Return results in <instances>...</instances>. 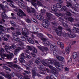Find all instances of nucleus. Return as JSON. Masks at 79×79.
Returning <instances> with one entry per match:
<instances>
[{"label": "nucleus", "mask_w": 79, "mask_h": 79, "mask_svg": "<svg viewBox=\"0 0 79 79\" xmlns=\"http://www.w3.org/2000/svg\"><path fill=\"white\" fill-rule=\"evenodd\" d=\"M12 47L11 46H9L8 47V46L6 45H5V48L6 52L8 53H10V55L8 54H3L2 53L4 52L5 51V49L3 48H1L0 49V60H3L2 59H4V58L2 56H4V57H7V58L9 60H11L12 58L13 57V54L12 53H10V50L11 51L15 49L16 48V46L15 44H13L12 46Z\"/></svg>", "instance_id": "f257e3e1"}, {"label": "nucleus", "mask_w": 79, "mask_h": 79, "mask_svg": "<svg viewBox=\"0 0 79 79\" xmlns=\"http://www.w3.org/2000/svg\"><path fill=\"white\" fill-rule=\"evenodd\" d=\"M43 64L45 66H47V67H49V68L51 69V71L49 69L46 68V69L44 68V66L42 65H40L38 66V68L40 69H41L40 71V73L42 74H45L46 73V71L47 73H52L54 74H58V72L56 71V69L55 67L52 66L51 65H48V64L42 62Z\"/></svg>", "instance_id": "f03ea898"}, {"label": "nucleus", "mask_w": 79, "mask_h": 79, "mask_svg": "<svg viewBox=\"0 0 79 79\" xmlns=\"http://www.w3.org/2000/svg\"><path fill=\"white\" fill-rule=\"evenodd\" d=\"M24 31L25 32L22 31V34L25 37H27V35H28V34H29V33L31 32L32 34H36V35L39 37V38H40L42 40H44V41L43 42V43L44 45H45V46H48V45H49L50 43H49V42L46 40H47L46 39L44 38H42L43 36H44V35H43L42 34L38 33L37 32H31L29 31L28 30H26Z\"/></svg>", "instance_id": "7ed1b4c3"}, {"label": "nucleus", "mask_w": 79, "mask_h": 79, "mask_svg": "<svg viewBox=\"0 0 79 79\" xmlns=\"http://www.w3.org/2000/svg\"><path fill=\"white\" fill-rule=\"evenodd\" d=\"M24 53H23L20 56V57H19V61L21 63H23L24 64H26L27 66L23 64L22 65L23 67L26 68V69L29 70V69L31 68V65L33 64V63L30 61L29 62V64H26V62H25V60H24V59H25L26 58V57L24 56Z\"/></svg>", "instance_id": "20e7f679"}, {"label": "nucleus", "mask_w": 79, "mask_h": 79, "mask_svg": "<svg viewBox=\"0 0 79 79\" xmlns=\"http://www.w3.org/2000/svg\"><path fill=\"white\" fill-rule=\"evenodd\" d=\"M14 35H15V37L13 38L14 40H15V41L17 42H19V45L22 46V48H24V47L25 45H24L23 43L21 42V40H22V41H25V40H26V38L23 36H22L21 37V39H20L19 38L17 39L16 38V36L15 34H14Z\"/></svg>", "instance_id": "39448f33"}, {"label": "nucleus", "mask_w": 79, "mask_h": 79, "mask_svg": "<svg viewBox=\"0 0 79 79\" xmlns=\"http://www.w3.org/2000/svg\"><path fill=\"white\" fill-rule=\"evenodd\" d=\"M8 4V3L6 2V1H4L2 4H0V7L1 8H2L3 10H4V11L2 13V16L3 18H4V19H6L7 18H8V17L6 15V14H5V12H6V11L5 9H4V8H8V7L6 6V7H4V6L3 5V4L4 5H5V4Z\"/></svg>", "instance_id": "423d86ee"}, {"label": "nucleus", "mask_w": 79, "mask_h": 79, "mask_svg": "<svg viewBox=\"0 0 79 79\" xmlns=\"http://www.w3.org/2000/svg\"><path fill=\"white\" fill-rule=\"evenodd\" d=\"M49 61H50L49 62V64H53L59 69H62L64 67L63 65H61L58 62H55L54 60L53 59H51L49 60Z\"/></svg>", "instance_id": "0eeeda50"}, {"label": "nucleus", "mask_w": 79, "mask_h": 79, "mask_svg": "<svg viewBox=\"0 0 79 79\" xmlns=\"http://www.w3.org/2000/svg\"><path fill=\"white\" fill-rule=\"evenodd\" d=\"M50 49L53 51V54L55 56H57L58 53H59V51L56 50V45L55 43H53L50 46Z\"/></svg>", "instance_id": "6e6552de"}, {"label": "nucleus", "mask_w": 79, "mask_h": 79, "mask_svg": "<svg viewBox=\"0 0 79 79\" xmlns=\"http://www.w3.org/2000/svg\"><path fill=\"white\" fill-rule=\"evenodd\" d=\"M29 2H31V4L33 6H35L36 8H37L36 6H37V5H39V6H43V5L41 3V2H40L37 1V4L35 3L36 2H37V0H26Z\"/></svg>", "instance_id": "1a4fd4ad"}, {"label": "nucleus", "mask_w": 79, "mask_h": 79, "mask_svg": "<svg viewBox=\"0 0 79 79\" xmlns=\"http://www.w3.org/2000/svg\"><path fill=\"white\" fill-rule=\"evenodd\" d=\"M38 48L40 49L42 52L44 53L43 54V55H47V52L48 51V49L47 48H45L43 46L41 47L40 46H38Z\"/></svg>", "instance_id": "9d476101"}, {"label": "nucleus", "mask_w": 79, "mask_h": 79, "mask_svg": "<svg viewBox=\"0 0 79 79\" xmlns=\"http://www.w3.org/2000/svg\"><path fill=\"white\" fill-rule=\"evenodd\" d=\"M42 26L45 28H47L50 26L48 21L46 19H44L42 22Z\"/></svg>", "instance_id": "9b49d317"}, {"label": "nucleus", "mask_w": 79, "mask_h": 79, "mask_svg": "<svg viewBox=\"0 0 79 79\" xmlns=\"http://www.w3.org/2000/svg\"><path fill=\"white\" fill-rule=\"evenodd\" d=\"M6 64L9 67H10L12 68H15L17 69H20L21 68L18 65H16L15 64H14L13 65H12V64H13V63L12 62H6Z\"/></svg>", "instance_id": "f8f14e48"}, {"label": "nucleus", "mask_w": 79, "mask_h": 79, "mask_svg": "<svg viewBox=\"0 0 79 79\" xmlns=\"http://www.w3.org/2000/svg\"><path fill=\"white\" fill-rule=\"evenodd\" d=\"M10 28H6L3 26L0 25V34H3L2 31V32H4L5 31L6 32H9V31H10Z\"/></svg>", "instance_id": "ddd939ff"}, {"label": "nucleus", "mask_w": 79, "mask_h": 79, "mask_svg": "<svg viewBox=\"0 0 79 79\" xmlns=\"http://www.w3.org/2000/svg\"><path fill=\"white\" fill-rule=\"evenodd\" d=\"M63 29V28L61 27H58V28L56 29H55V31L57 34V35L59 36H61V35H62V32H61V31Z\"/></svg>", "instance_id": "4468645a"}, {"label": "nucleus", "mask_w": 79, "mask_h": 79, "mask_svg": "<svg viewBox=\"0 0 79 79\" xmlns=\"http://www.w3.org/2000/svg\"><path fill=\"white\" fill-rule=\"evenodd\" d=\"M60 4V3H57L56 4V7L58 8H59L60 9H61L60 10H62V11H63L64 10L65 11H66L68 9L66 8V7L65 6H64L63 7L61 6Z\"/></svg>", "instance_id": "2eb2a0df"}, {"label": "nucleus", "mask_w": 79, "mask_h": 79, "mask_svg": "<svg viewBox=\"0 0 79 79\" xmlns=\"http://www.w3.org/2000/svg\"><path fill=\"white\" fill-rule=\"evenodd\" d=\"M67 2H66V3L67 4V6L68 7H71L72 9H73V10H75V11H76V8L74 7H73L72 6V3L71 2V0H66Z\"/></svg>", "instance_id": "dca6fc26"}, {"label": "nucleus", "mask_w": 79, "mask_h": 79, "mask_svg": "<svg viewBox=\"0 0 79 79\" xmlns=\"http://www.w3.org/2000/svg\"><path fill=\"white\" fill-rule=\"evenodd\" d=\"M2 76H3L6 78H8V79H11V77L10 75H6L2 72L0 73V79H4V78L2 77Z\"/></svg>", "instance_id": "f3484780"}, {"label": "nucleus", "mask_w": 79, "mask_h": 79, "mask_svg": "<svg viewBox=\"0 0 79 79\" xmlns=\"http://www.w3.org/2000/svg\"><path fill=\"white\" fill-rule=\"evenodd\" d=\"M27 49L29 50H33V52L34 53H37V49L34 47H31L29 46H27Z\"/></svg>", "instance_id": "a211bd4d"}, {"label": "nucleus", "mask_w": 79, "mask_h": 79, "mask_svg": "<svg viewBox=\"0 0 79 79\" xmlns=\"http://www.w3.org/2000/svg\"><path fill=\"white\" fill-rule=\"evenodd\" d=\"M19 12L17 13V15L19 17L23 18V16H26V14L21 9H19Z\"/></svg>", "instance_id": "6ab92c4d"}, {"label": "nucleus", "mask_w": 79, "mask_h": 79, "mask_svg": "<svg viewBox=\"0 0 79 79\" xmlns=\"http://www.w3.org/2000/svg\"><path fill=\"white\" fill-rule=\"evenodd\" d=\"M69 36L70 37H71V38H73V37H76V35H75L73 34H71V33H64L63 34L64 37H66V36Z\"/></svg>", "instance_id": "aec40b11"}, {"label": "nucleus", "mask_w": 79, "mask_h": 79, "mask_svg": "<svg viewBox=\"0 0 79 79\" xmlns=\"http://www.w3.org/2000/svg\"><path fill=\"white\" fill-rule=\"evenodd\" d=\"M51 13H53L52 12H50L49 13H47L46 14V15L47 17L48 18V20H50V19H52V17H53V15L52 14H51Z\"/></svg>", "instance_id": "412c9836"}, {"label": "nucleus", "mask_w": 79, "mask_h": 79, "mask_svg": "<svg viewBox=\"0 0 79 79\" xmlns=\"http://www.w3.org/2000/svg\"><path fill=\"white\" fill-rule=\"evenodd\" d=\"M17 4L18 5H19V6L20 7V8H23V9H26V6H24V5L21 3V2L19 1L17 3Z\"/></svg>", "instance_id": "4be33fe9"}, {"label": "nucleus", "mask_w": 79, "mask_h": 79, "mask_svg": "<svg viewBox=\"0 0 79 79\" xmlns=\"http://www.w3.org/2000/svg\"><path fill=\"white\" fill-rule=\"evenodd\" d=\"M62 24H63V26H64V27H65L66 28L67 31H69V32H71V29H70V28H68V25L64 23V22H63L62 23Z\"/></svg>", "instance_id": "5701e85b"}, {"label": "nucleus", "mask_w": 79, "mask_h": 79, "mask_svg": "<svg viewBox=\"0 0 79 79\" xmlns=\"http://www.w3.org/2000/svg\"><path fill=\"white\" fill-rule=\"evenodd\" d=\"M15 52H14V54L15 55H16L18 52L20 51V50H21V48L19 47H18L17 48V49L15 50Z\"/></svg>", "instance_id": "b1692460"}, {"label": "nucleus", "mask_w": 79, "mask_h": 79, "mask_svg": "<svg viewBox=\"0 0 79 79\" xmlns=\"http://www.w3.org/2000/svg\"><path fill=\"white\" fill-rule=\"evenodd\" d=\"M3 68L4 69H6V73H10V71H11L10 68L7 67L5 66H3Z\"/></svg>", "instance_id": "393cba45"}, {"label": "nucleus", "mask_w": 79, "mask_h": 79, "mask_svg": "<svg viewBox=\"0 0 79 79\" xmlns=\"http://www.w3.org/2000/svg\"><path fill=\"white\" fill-rule=\"evenodd\" d=\"M36 18L37 19L40 20V21H42L44 18V16H43L40 15H38L36 16Z\"/></svg>", "instance_id": "a878e982"}, {"label": "nucleus", "mask_w": 79, "mask_h": 79, "mask_svg": "<svg viewBox=\"0 0 79 79\" xmlns=\"http://www.w3.org/2000/svg\"><path fill=\"white\" fill-rule=\"evenodd\" d=\"M7 2H10V6H11L13 8H16V7L13 5V2L10 0H7Z\"/></svg>", "instance_id": "bb28decb"}, {"label": "nucleus", "mask_w": 79, "mask_h": 79, "mask_svg": "<svg viewBox=\"0 0 79 79\" xmlns=\"http://www.w3.org/2000/svg\"><path fill=\"white\" fill-rule=\"evenodd\" d=\"M57 45H58L59 46L60 45L61 48L63 49V48H64V44L63 43L58 42H57Z\"/></svg>", "instance_id": "cd10ccee"}, {"label": "nucleus", "mask_w": 79, "mask_h": 79, "mask_svg": "<svg viewBox=\"0 0 79 79\" xmlns=\"http://www.w3.org/2000/svg\"><path fill=\"white\" fill-rule=\"evenodd\" d=\"M56 58L60 61H63V60H64V57H61L60 56H56Z\"/></svg>", "instance_id": "c85d7f7f"}, {"label": "nucleus", "mask_w": 79, "mask_h": 79, "mask_svg": "<svg viewBox=\"0 0 79 79\" xmlns=\"http://www.w3.org/2000/svg\"><path fill=\"white\" fill-rule=\"evenodd\" d=\"M35 71V69H33L32 71L33 77H34L36 76V72Z\"/></svg>", "instance_id": "c756f323"}, {"label": "nucleus", "mask_w": 79, "mask_h": 79, "mask_svg": "<svg viewBox=\"0 0 79 79\" xmlns=\"http://www.w3.org/2000/svg\"><path fill=\"white\" fill-rule=\"evenodd\" d=\"M51 9L53 11H57L58 10H59V8H56V7L55 6H53V7Z\"/></svg>", "instance_id": "7c9ffc66"}, {"label": "nucleus", "mask_w": 79, "mask_h": 79, "mask_svg": "<svg viewBox=\"0 0 79 79\" xmlns=\"http://www.w3.org/2000/svg\"><path fill=\"white\" fill-rule=\"evenodd\" d=\"M73 31L74 32H77V33H79V29L77 28L74 27L73 29Z\"/></svg>", "instance_id": "2f4dec72"}, {"label": "nucleus", "mask_w": 79, "mask_h": 79, "mask_svg": "<svg viewBox=\"0 0 79 79\" xmlns=\"http://www.w3.org/2000/svg\"><path fill=\"white\" fill-rule=\"evenodd\" d=\"M46 79H56V78H54L53 75H51L47 76L46 78Z\"/></svg>", "instance_id": "473e14b6"}, {"label": "nucleus", "mask_w": 79, "mask_h": 79, "mask_svg": "<svg viewBox=\"0 0 79 79\" xmlns=\"http://www.w3.org/2000/svg\"><path fill=\"white\" fill-rule=\"evenodd\" d=\"M27 40L28 42H29V43H31V44H34V42L33 41V40H32L29 38H27Z\"/></svg>", "instance_id": "72a5a7b5"}, {"label": "nucleus", "mask_w": 79, "mask_h": 79, "mask_svg": "<svg viewBox=\"0 0 79 79\" xmlns=\"http://www.w3.org/2000/svg\"><path fill=\"white\" fill-rule=\"evenodd\" d=\"M77 53L76 52L73 53L72 56L73 59H76L77 57Z\"/></svg>", "instance_id": "f704fd0d"}, {"label": "nucleus", "mask_w": 79, "mask_h": 79, "mask_svg": "<svg viewBox=\"0 0 79 79\" xmlns=\"http://www.w3.org/2000/svg\"><path fill=\"white\" fill-rule=\"evenodd\" d=\"M74 5L76 8L79 7V4H78L77 2H75L74 3Z\"/></svg>", "instance_id": "c9c22d12"}, {"label": "nucleus", "mask_w": 79, "mask_h": 79, "mask_svg": "<svg viewBox=\"0 0 79 79\" xmlns=\"http://www.w3.org/2000/svg\"><path fill=\"white\" fill-rule=\"evenodd\" d=\"M55 15L57 16H58L60 18V16H63V14H61V13H56Z\"/></svg>", "instance_id": "e433bc0d"}, {"label": "nucleus", "mask_w": 79, "mask_h": 79, "mask_svg": "<svg viewBox=\"0 0 79 79\" xmlns=\"http://www.w3.org/2000/svg\"><path fill=\"white\" fill-rule=\"evenodd\" d=\"M68 19L69 21H70V22L75 21H74V19L71 17H69V18H68Z\"/></svg>", "instance_id": "4c0bfd02"}, {"label": "nucleus", "mask_w": 79, "mask_h": 79, "mask_svg": "<svg viewBox=\"0 0 79 79\" xmlns=\"http://www.w3.org/2000/svg\"><path fill=\"white\" fill-rule=\"evenodd\" d=\"M65 50L67 54H69V53L70 52V51L69 50V48L68 47H67L65 49Z\"/></svg>", "instance_id": "58836bf2"}, {"label": "nucleus", "mask_w": 79, "mask_h": 79, "mask_svg": "<svg viewBox=\"0 0 79 79\" xmlns=\"http://www.w3.org/2000/svg\"><path fill=\"white\" fill-rule=\"evenodd\" d=\"M31 20H32V21H33V22H34L36 24H38V23H39V22H38L37 20L35 19H34L33 18H32L31 19Z\"/></svg>", "instance_id": "ea45409f"}, {"label": "nucleus", "mask_w": 79, "mask_h": 79, "mask_svg": "<svg viewBox=\"0 0 79 79\" xmlns=\"http://www.w3.org/2000/svg\"><path fill=\"white\" fill-rule=\"evenodd\" d=\"M5 35H4L3 36V35H1V37H2L3 38V39L5 41H7L8 40V39H7L6 38H4V37H5Z\"/></svg>", "instance_id": "a19ab883"}, {"label": "nucleus", "mask_w": 79, "mask_h": 79, "mask_svg": "<svg viewBox=\"0 0 79 79\" xmlns=\"http://www.w3.org/2000/svg\"><path fill=\"white\" fill-rule=\"evenodd\" d=\"M10 23L11 24L12 26H16V25L15 24V23L13 22V21H10Z\"/></svg>", "instance_id": "79ce46f5"}, {"label": "nucleus", "mask_w": 79, "mask_h": 79, "mask_svg": "<svg viewBox=\"0 0 79 79\" xmlns=\"http://www.w3.org/2000/svg\"><path fill=\"white\" fill-rule=\"evenodd\" d=\"M35 63L37 64H40V61H39V59H37L36 60Z\"/></svg>", "instance_id": "37998d69"}, {"label": "nucleus", "mask_w": 79, "mask_h": 79, "mask_svg": "<svg viewBox=\"0 0 79 79\" xmlns=\"http://www.w3.org/2000/svg\"><path fill=\"white\" fill-rule=\"evenodd\" d=\"M48 1H50L51 0H47ZM54 1H56L57 2H59V3H63V0H54Z\"/></svg>", "instance_id": "c03bdc74"}, {"label": "nucleus", "mask_w": 79, "mask_h": 79, "mask_svg": "<svg viewBox=\"0 0 79 79\" xmlns=\"http://www.w3.org/2000/svg\"><path fill=\"white\" fill-rule=\"evenodd\" d=\"M27 12L29 13H31V10H30V8L28 7V6H27Z\"/></svg>", "instance_id": "a18cd8bd"}, {"label": "nucleus", "mask_w": 79, "mask_h": 79, "mask_svg": "<svg viewBox=\"0 0 79 79\" xmlns=\"http://www.w3.org/2000/svg\"><path fill=\"white\" fill-rule=\"evenodd\" d=\"M33 29L34 30H35V29H36V30H38V29H39V28H38L37 25H35L33 27Z\"/></svg>", "instance_id": "49530a36"}, {"label": "nucleus", "mask_w": 79, "mask_h": 79, "mask_svg": "<svg viewBox=\"0 0 79 79\" xmlns=\"http://www.w3.org/2000/svg\"><path fill=\"white\" fill-rule=\"evenodd\" d=\"M18 77L19 79H23L24 78V77L22 75H19Z\"/></svg>", "instance_id": "de8ad7c7"}, {"label": "nucleus", "mask_w": 79, "mask_h": 79, "mask_svg": "<svg viewBox=\"0 0 79 79\" xmlns=\"http://www.w3.org/2000/svg\"><path fill=\"white\" fill-rule=\"evenodd\" d=\"M5 22V20L3 19H2L1 21H0V24H4Z\"/></svg>", "instance_id": "09e8293b"}, {"label": "nucleus", "mask_w": 79, "mask_h": 79, "mask_svg": "<svg viewBox=\"0 0 79 79\" xmlns=\"http://www.w3.org/2000/svg\"><path fill=\"white\" fill-rule=\"evenodd\" d=\"M26 57L27 59H31V57L30 56H29V55L28 54H26Z\"/></svg>", "instance_id": "8fccbe9b"}, {"label": "nucleus", "mask_w": 79, "mask_h": 79, "mask_svg": "<svg viewBox=\"0 0 79 79\" xmlns=\"http://www.w3.org/2000/svg\"><path fill=\"white\" fill-rule=\"evenodd\" d=\"M10 75L12 77H15V74L14 72H12L10 74Z\"/></svg>", "instance_id": "3c124183"}, {"label": "nucleus", "mask_w": 79, "mask_h": 79, "mask_svg": "<svg viewBox=\"0 0 79 79\" xmlns=\"http://www.w3.org/2000/svg\"><path fill=\"white\" fill-rule=\"evenodd\" d=\"M66 14L68 16H71V14L69 13V12H67Z\"/></svg>", "instance_id": "603ef678"}, {"label": "nucleus", "mask_w": 79, "mask_h": 79, "mask_svg": "<svg viewBox=\"0 0 79 79\" xmlns=\"http://www.w3.org/2000/svg\"><path fill=\"white\" fill-rule=\"evenodd\" d=\"M52 24H53V25H55V26H57V23L55 22H52Z\"/></svg>", "instance_id": "864d4df0"}, {"label": "nucleus", "mask_w": 79, "mask_h": 79, "mask_svg": "<svg viewBox=\"0 0 79 79\" xmlns=\"http://www.w3.org/2000/svg\"><path fill=\"white\" fill-rule=\"evenodd\" d=\"M24 79H29V77L27 75L24 76Z\"/></svg>", "instance_id": "5fc2aeb1"}, {"label": "nucleus", "mask_w": 79, "mask_h": 79, "mask_svg": "<svg viewBox=\"0 0 79 79\" xmlns=\"http://www.w3.org/2000/svg\"><path fill=\"white\" fill-rule=\"evenodd\" d=\"M25 73H26V74H31V72H28L26 71H24Z\"/></svg>", "instance_id": "6e6d98bb"}, {"label": "nucleus", "mask_w": 79, "mask_h": 79, "mask_svg": "<svg viewBox=\"0 0 79 79\" xmlns=\"http://www.w3.org/2000/svg\"><path fill=\"white\" fill-rule=\"evenodd\" d=\"M26 22L28 23H31V20H30L29 19H28L26 20Z\"/></svg>", "instance_id": "4d7b16f0"}, {"label": "nucleus", "mask_w": 79, "mask_h": 79, "mask_svg": "<svg viewBox=\"0 0 79 79\" xmlns=\"http://www.w3.org/2000/svg\"><path fill=\"white\" fill-rule=\"evenodd\" d=\"M71 62H72V59L71 58L69 59V60L68 63H71Z\"/></svg>", "instance_id": "13d9d810"}, {"label": "nucleus", "mask_w": 79, "mask_h": 79, "mask_svg": "<svg viewBox=\"0 0 79 79\" xmlns=\"http://www.w3.org/2000/svg\"><path fill=\"white\" fill-rule=\"evenodd\" d=\"M46 12V10H42V9H41V13H45V12Z\"/></svg>", "instance_id": "bf43d9fd"}, {"label": "nucleus", "mask_w": 79, "mask_h": 79, "mask_svg": "<svg viewBox=\"0 0 79 79\" xmlns=\"http://www.w3.org/2000/svg\"><path fill=\"white\" fill-rule=\"evenodd\" d=\"M74 26H76V27H77V26L79 27V23H75L74 24Z\"/></svg>", "instance_id": "052dcab7"}, {"label": "nucleus", "mask_w": 79, "mask_h": 79, "mask_svg": "<svg viewBox=\"0 0 79 79\" xmlns=\"http://www.w3.org/2000/svg\"><path fill=\"white\" fill-rule=\"evenodd\" d=\"M18 23H19V24H23L24 23L23 22H22V21H20L19 22H18Z\"/></svg>", "instance_id": "680f3d73"}, {"label": "nucleus", "mask_w": 79, "mask_h": 79, "mask_svg": "<svg viewBox=\"0 0 79 79\" xmlns=\"http://www.w3.org/2000/svg\"><path fill=\"white\" fill-rule=\"evenodd\" d=\"M31 8L32 10V12H33V13H34L35 12V10L32 7H31Z\"/></svg>", "instance_id": "e2e57ef3"}, {"label": "nucleus", "mask_w": 79, "mask_h": 79, "mask_svg": "<svg viewBox=\"0 0 79 79\" xmlns=\"http://www.w3.org/2000/svg\"><path fill=\"white\" fill-rule=\"evenodd\" d=\"M48 35L49 37L50 38H53V37L50 34H48Z\"/></svg>", "instance_id": "0e129e2a"}, {"label": "nucleus", "mask_w": 79, "mask_h": 79, "mask_svg": "<svg viewBox=\"0 0 79 79\" xmlns=\"http://www.w3.org/2000/svg\"><path fill=\"white\" fill-rule=\"evenodd\" d=\"M31 55H32V56H33V57H35V56H36L35 54H34V53H31Z\"/></svg>", "instance_id": "69168bd1"}, {"label": "nucleus", "mask_w": 79, "mask_h": 79, "mask_svg": "<svg viewBox=\"0 0 79 79\" xmlns=\"http://www.w3.org/2000/svg\"><path fill=\"white\" fill-rule=\"evenodd\" d=\"M65 71H69V69H68V68L67 67H65Z\"/></svg>", "instance_id": "338daca9"}, {"label": "nucleus", "mask_w": 79, "mask_h": 79, "mask_svg": "<svg viewBox=\"0 0 79 79\" xmlns=\"http://www.w3.org/2000/svg\"><path fill=\"white\" fill-rule=\"evenodd\" d=\"M16 33L17 34H18V35H21V34L20 32H17Z\"/></svg>", "instance_id": "774afa93"}]
</instances>
